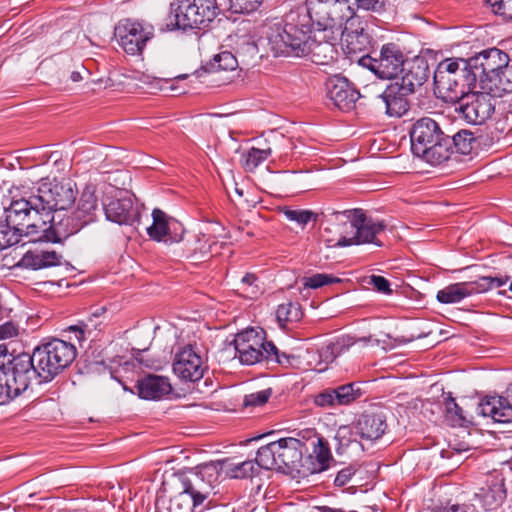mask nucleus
Wrapping results in <instances>:
<instances>
[{"label":"nucleus","mask_w":512,"mask_h":512,"mask_svg":"<svg viewBox=\"0 0 512 512\" xmlns=\"http://www.w3.org/2000/svg\"><path fill=\"white\" fill-rule=\"evenodd\" d=\"M486 91L493 94L494 97H501L505 93L512 92V62H508L501 68L496 77L487 81Z\"/></svg>","instance_id":"c9c22d12"},{"label":"nucleus","mask_w":512,"mask_h":512,"mask_svg":"<svg viewBox=\"0 0 512 512\" xmlns=\"http://www.w3.org/2000/svg\"><path fill=\"white\" fill-rule=\"evenodd\" d=\"M236 357L243 365L266 363L283 368H299L300 356L280 350L273 341L266 339L263 329H246L237 333L234 340Z\"/></svg>","instance_id":"20e7f679"},{"label":"nucleus","mask_w":512,"mask_h":512,"mask_svg":"<svg viewBox=\"0 0 512 512\" xmlns=\"http://www.w3.org/2000/svg\"><path fill=\"white\" fill-rule=\"evenodd\" d=\"M220 14L216 0H179L170 5L169 30L206 29Z\"/></svg>","instance_id":"423d86ee"},{"label":"nucleus","mask_w":512,"mask_h":512,"mask_svg":"<svg viewBox=\"0 0 512 512\" xmlns=\"http://www.w3.org/2000/svg\"><path fill=\"white\" fill-rule=\"evenodd\" d=\"M152 219V224L146 228L150 239L158 242L167 241L166 237L169 235L171 227L178 222L158 208L152 211Z\"/></svg>","instance_id":"473e14b6"},{"label":"nucleus","mask_w":512,"mask_h":512,"mask_svg":"<svg viewBox=\"0 0 512 512\" xmlns=\"http://www.w3.org/2000/svg\"><path fill=\"white\" fill-rule=\"evenodd\" d=\"M321 215L323 221L329 225L325 228L326 232L334 228L340 233L335 243L332 244V240H327L328 246L346 247L362 244L382 246L377 236L385 230V223L366 216L362 209L336 211L328 208L321 212Z\"/></svg>","instance_id":"f257e3e1"},{"label":"nucleus","mask_w":512,"mask_h":512,"mask_svg":"<svg viewBox=\"0 0 512 512\" xmlns=\"http://www.w3.org/2000/svg\"><path fill=\"white\" fill-rule=\"evenodd\" d=\"M271 395H272V389L271 388L264 389V390H261V391H257V392H254V393L246 395L244 397L243 404L246 407H248V406H251V407L262 406V405H264L265 403L268 402V400L271 397Z\"/></svg>","instance_id":"864d4df0"},{"label":"nucleus","mask_w":512,"mask_h":512,"mask_svg":"<svg viewBox=\"0 0 512 512\" xmlns=\"http://www.w3.org/2000/svg\"><path fill=\"white\" fill-rule=\"evenodd\" d=\"M70 79L73 81V82H79L82 80V75L79 71H73L70 75Z\"/></svg>","instance_id":"338daca9"},{"label":"nucleus","mask_w":512,"mask_h":512,"mask_svg":"<svg viewBox=\"0 0 512 512\" xmlns=\"http://www.w3.org/2000/svg\"><path fill=\"white\" fill-rule=\"evenodd\" d=\"M246 47H247L248 51H251L253 54H256L257 47H256V45L254 43H247Z\"/></svg>","instance_id":"774afa93"},{"label":"nucleus","mask_w":512,"mask_h":512,"mask_svg":"<svg viewBox=\"0 0 512 512\" xmlns=\"http://www.w3.org/2000/svg\"><path fill=\"white\" fill-rule=\"evenodd\" d=\"M408 95L411 94L404 93L400 86L391 83L377 96V101L384 107L387 115L390 117H401L409 110Z\"/></svg>","instance_id":"bb28decb"},{"label":"nucleus","mask_w":512,"mask_h":512,"mask_svg":"<svg viewBox=\"0 0 512 512\" xmlns=\"http://www.w3.org/2000/svg\"><path fill=\"white\" fill-rule=\"evenodd\" d=\"M48 223L50 224L49 226L37 228L34 234H38V236L32 238V241L42 240L58 243L76 234L86 226L74 212L63 216L60 214H50Z\"/></svg>","instance_id":"dca6fc26"},{"label":"nucleus","mask_w":512,"mask_h":512,"mask_svg":"<svg viewBox=\"0 0 512 512\" xmlns=\"http://www.w3.org/2000/svg\"><path fill=\"white\" fill-rule=\"evenodd\" d=\"M493 12L506 20H512V0H485Z\"/></svg>","instance_id":"5fc2aeb1"},{"label":"nucleus","mask_w":512,"mask_h":512,"mask_svg":"<svg viewBox=\"0 0 512 512\" xmlns=\"http://www.w3.org/2000/svg\"><path fill=\"white\" fill-rule=\"evenodd\" d=\"M205 369L202 357L191 345L183 347L176 353L173 371L180 379L196 382L203 377Z\"/></svg>","instance_id":"6ab92c4d"},{"label":"nucleus","mask_w":512,"mask_h":512,"mask_svg":"<svg viewBox=\"0 0 512 512\" xmlns=\"http://www.w3.org/2000/svg\"><path fill=\"white\" fill-rule=\"evenodd\" d=\"M217 477L214 468L202 466L195 471H190L181 477V487L194 500L202 505L204 501L215 494L214 488Z\"/></svg>","instance_id":"f3484780"},{"label":"nucleus","mask_w":512,"mask_h":512,"mask_svg":"<svg viewBox=\"0 0 512 512\" xmlns=\"http://www.w3.org/2000/svg\"><path fill=\"white\" fill-rule=\"evenodd\" d=\"M98 210V199L93 187L87 186L78 201L77 208L73 211L78 218L87 226L96 220Z\"/></svg>","instance_id":"2f4dec72"},{"label":"nucleus","mask_w":512,"mask_h":512,"mask_svg":"<svg viewBox=\"0 0 512 512\" xmlns=\"http://www.w3.org/2000/svg\"><path fill=\"white\" fill-rule=\"evenodd\" d=\"M226 467V474L231 478H248L258 474L259 469L256 463L252 460L242 461L239 463H232L228 460L224 461Z\"/></svg>","instance_id":"c03bdc74"},{"label":"nucleus","mask_w":512,"mask_h":512,"mask_svg":"<svg viewBox=\"0 0 512 512\" xmlns=\"http://www.w3.org/2000/svg\"><path fill=\"white\" fill-rule=\"evenodd\" d=\"M208 240H204V242H207ZM197 244L198 246L194 249V252L196 253L197 251H199V253L204 257L208 254H210L211 252V247L212 245L209 244V245H206V243L203 244V240L199 239L197 241Z\"/></svg>","instance_id":"e2e57ef3"},{"label":"nucleus","mask_w":512,"mask_h":512,"mask_svg":"<svg viewBox=\"0 0 512 512\" xmlns=\"http://www.w3.org/2000/svg\"><path fill=\"white\" fill-rule=\"evenodd\" d=\"M338 31H341L342 39L346 42L347 48L351 52L362 51L368 43V34L364 32L363 28L352 30L346 24Z\"/></svg>","instance_id":"a19ab883"},{"label":"nucleus","mask_w":512,"mask_h":512,"mask_svg":"<svg viewBox=\"0 0 512 512\" xmlns=\"http://www.w3.org/2000/svg\"><path fill=\"white\" fill-rule=\"evenodd\" d=\"M278 450L277 442H271L267 445L261 446L256 453L255 463L258 469L266 470H279V461L277 459Z\"/></svg>","instance_id":"4c0bfd02"},{"label":"nucleus","mask_w":512,"mask_h":512,"mask_svg":"<svg viewBox=\"0 0 512 512\" xmlns=\"http://www.w3.org/2000/svg\"><path fill=\"white\" fill-rule=\"evenodd\" d=\"M476 497L487 511H492L502 506L507 497L505 479L502 474L488 476L484 485L476 493Z\"/></svg>","instance_id":"393cba45"},{"label":"nucleus","mask_w":512,"mask_h":512,"mask_svg":"<svg viewBox=\"0 0 512 512\" xmlns=\"http://www.w3.org/2000/svg\"><path fill=\"white\" fill-rule=\"evenodd\" d=\"M38 195L32 194L25 197L18 188L10 189L8 194L3 195L1 205L5 213V222L19 234L26 236H36L37 234H28L27 225L33 221L41 222L45 219L40 201H36Z\"/></svg>","instance_id":"0eeeda50"},{"label":"nucleus","mask_w":512,"mask_h":512,"mask_svg":"<svg viewBox=\"0 0 512 512\" xmlns=\"http://www.w3.org/2000/svg\"><path fill=\"white\" fill-rule=\"evenodd\" d=\"M335 54L336 50L333 44L330 42H318L313 38L306 53V55H311L312 61L317 64H327L334 59Z\"/></svg>","instance_id":"58836bf2"},{"label":"nucleus","mask_w":512,"mask_h":512,"mask_svg":"<svg viewBox=\"0 0 512 512\" xmlns=\"http://www.w3.org/2000/svg\"><path fill=\"white\" fill-rule=\"evenodd\" d=\"M467 59L447 58L434 71V93L447 103H456L467 92L476 88L475 75L466 65Z\"/></svg>","instance_id":"39448f33"},{"label":"nucleus","mask_w":512,"mask_h":512,"mask_svg":"<svg viewBox=\"0 0 512 512\" xmlns=\"http://www.w3.org/2000/svg\"><path fill=\"white\" fill-rule=\"evenodd\" d=\"M468 69L472 76L475 75V84L479 82L481 89L486 90L488 80L496 77L499 70L509 62V56L498 48L482 50L478 54L467 59Z\"/></svg>","instance_id":"9b49d317"},{"label":"nucleus","mask_w":512,"mask_h":512,"mask_svg":"<svg viewBox=\"0 0 512 512\" xmlns=\"http://www.w3.org/2000/svg\"><path fill=\"white\" fill-rule=\"evenodd\" d=\"M357 8L366 11L380 12L384 9V0H355Z\"/></svg>","instance_id":"13d9d810"},{"label":"nucleus","mask_w":512,"mask_h":512,"mask_svg":"<svg viewBox=\"0 0 512 512\" xmlns=\"http://www.w3.org/2000/svg\"><path fill=\"white\" fill-rule=\"evenodd\" d=\"M200 506L190 494L182 489L173 496L167 507L168 512H194V509Z\"/></svg>","instance_id":"a18cd8bd"},{"label":"nucleus","mask_w":512,"mask_h":512,"mask_svg":"<svg viewBox=\"0 0 512 512\" xmlns=\"http://www.w3.org/2000/svg\"><path fill=\"white\" fill-rule=\"evenodd\" d=\"M405 61L401 48L395 43L384 44L378 59L369 56L360 59L363 66H366L381 79L395 78L405 65Z\"/></svg>","instance_id":"ddd939ff"},{"label":"nucleus","mask_w":512,"mask_h":512,"mask_svg":"<svg viewBox=\"0 0 512 512\" xmlns=\"http://www.w3.org/2000/svg\"><path fill=\"white\" fill-rule=\"evenodd\" d=\"M239 63L236 56L230 51H222L214 55L206 65L195 72L197 77H201L203 73H217L220 71H234Z\"/></svg>","instance_id":"f704fd0d"},{"label":"nucleus","mask_w":512,"mask_h":512,"mask_svg":"<svg viewBox=\"0 0 512 512\" xmlns=\"http://www.w3.org/2000/svg\"><path fill=\"white\" fill-rule=\"evenodd\" d=\"M510 280V276L506 275L504 277H492V276H482L477 280L472 281L474 285V289L476 294H481L489 291L494 287H501L506 284Z\"/></svg>","instance_id":"09e8293b"},{"label":"nucleus","mask_w":512,"mask_h":512,"mask_svg":"<svg viewBox=\"0 0 512 512\" xmlns=\"http://www.w3.org/2000/svg\"><path fill=\"white\" fill-rule=\"evenodd\" d=\"M257 280L258 278L255 274L247 273L242 277L240 287L238 289L243 292L245 297L250 299L256 298L260 292Z\"/></svg>","instance_id":"603ef678"},{"label":"nucleus","mask_w":512,"mask_h":512,"mask_svg":"<svg viewBox=\"0 0 512 512\" xmlns=\"http://www.w3.org/2000/svg\"><path fill=\"white\" fill-rule=\"evenodd\" d=\"M36 367L40 371L41 382L52 381L65 368L70 366L77 356L74 344L53 338L33 349Z\"/></svg>","instance_id":"6e6552de"},{"label":"nucleus","mask_w":512,"mask_h":512,"mask_svg":"<svg viewBox=\"0 0 512 512\" xmlns=\"http://www.w3.org/2000/svg\"><path fill=\"white\" fill-rule=\"evenodd\" d=\"M22 239V234L18 230H14L6 222H0V251L19 243Z\"/></svg>","instance_id":"3c124183"},{"label":"nucleus","mask_w":512,"mask_h":512,"mask_svg":"<svg viewBox=\"0 0 512 512\" xmlns=\"http://www.w3.org/2000/svg\"><path fill=\"white\" fill-rule=\"evenodd\" d=\"M103 209L106 219L119 225L133 226L140 221L141 206L132 196L111 199Z\"/></svg>","instance_id":"412c9836"},{"label":"nucleus","mask_w":512,"mask_h":512,"mask_svg":"<svg viewBox=\"0 0 512 512\" xmlns=\"http://www.w3.org/2000/svg\"><path fill=\"white\" fill-rule=\"evenodd\" d=\"M272 154L270 147L259 149L252 147L242 155L243 167L246 171H254L261 163L268 159Z\"/></svg>","instance_id":"49530a36"},{"label":"nucleus","mask_w":512,"mask_h":512,"mask_svg":"<svg viewBox=\"0 0 512 512\" xmlns=\"http://www.w3.org/2000/svg\"><path fill=\"white\" fill-rule=\"evenodd\" d=\"M476 412L483 417H490L494 422H512V405L503 396H486L478 403Z\"/></svg>","instance_id":"a878e982"},{"label":"nucleus","mask_w":512,"mask_h":512,"mask_svg":"<svg viewBox=\"0 0 512 512\" xmlns=\"http://www.w3.org/2000/svg\"><path fill=\"white\" fill-rule=\"evenodd\" d=\"M313 25L315 24L304 7L289 11L281 23L271 28L268 35L270 49L275 55L306 56Z\"/></svg>","instance_id":"7ed1b4c3"},{"label":"nucleus","mask_w":512,"mask_h":512,"mask_svg":"<svg viewBox=\"0 0 512 512\" xmlns=\"http://www.w3.org/2000/svg\"><path fill=\"white\" fill-rule=\"evenodd\" d=\"M334 439L336 441L335 451L338 455L346 454L350 450H363L361 442L357 440L356 433L350 426L339 427Z\"/></svg>","instance_id":"e433bc0d"},{"label":"nucleus","mask_w":512,"mask_h":512,"mask_svg":"<svg viewBox=\"0 0 512 512\" xmlns=\"http://www.w3.org/2000/svg\"><path fill=\"white\" fill-rule=\"evenodd\" d=\"M402 76L400 81L394 82L402 88L404 93L413 94L417 88H420L429 78L430 68L425 56H415L406 59L405 65L401 68Z\"/></svg>","instance_id":"aec40b11"},{"label":"nucleus","mask_w":512,"mask_h":512,"mask_svg":"<svg viewBox=\"0 0 512 512\" xmlns=\"http://www.w3.org/2000/svg\"><path fill=\"white\" fill-rule=\"evenodd\" d=\"M19 327L12 321L0 325V339H8L17 336Z\"/></svg>","instance_id":"bf43d9fd"},{"label":"nucleus","mask_w":512,"mask_h":512,"mask_svg":"<svg viewBox=\"0 0 512 512\" xmlns=\"http://www.w3.org/2000/svg\"><path fill=\"white\" fill-rule=\"evenodd\" d=\"M68 329H69V331H73L76 333V338L78 340H81L83 338L84 331L81 328H79L78 326H70Z\"/></svg>","instance_id":"69168bd1"},{"label":"nucleus","mask_w":512,"mask_h":512,"mask_svg":"<svg viewBox=\"0 0 512 512\" xmlns=\"http://www.w3.org/2000/svg\"><path fill=\"white\" fill-rule=\"evenodd\" d=\"M364 394L359 382H351L334 388H327L316 395L315 404L319 407L347 406Z\"/></svg>","instance_id":"4be33fe9"},{"label":"nucleus","mask_w":512,"mask_h":512,"mask_svg":"<svg viewBox=\"0 0 512 512\" xmlns=\"http://www.w3.org/2000/svg\"><path fill=\"white\" fill-rule=\"evenodd\" d=\"M356 428L361 438L377 440L387 429L386 417L383 413L365 412L359 417Z\"/></svg>","instance_id":"c85d7f7f"},{"label":"nucleus","mask_w":512,"mask_h":512,"mask_svg":"<svg viewBox=\"0 0 512 512\" xmlns=\"http://www.w3.org/2000/svg\"><path fill=\"white\" fill-rule=\"evenodd\" d=\"M114 35L127 54L141 55L147 42L154 37V29L138 21L124 19L116 25Z\"/></svg>","instance_id":"f8f14e48"},{"label":"nucleus","mask_w":512,"mask_h":512,"mask_svg":"<svg viewBox=\"0 0 512 512\" xmlns=\"http://www.w3.org/2000/svg\"><path fill=\"white\" fill-rule=\"evenodd\" d=\"M476 295L473 282L453 283L439 290L436 299L443 304H454L462 301L464 298Z\"/></svg>","instance_id":"72a5a7b5"},{"label":"nucleus","mask_w":512,"mask_h":512,"mask_svg":"<svg viewBox=\"0 0 512 512\" xmlns=\"http://www.w3.org/2000/svg\"><path fill=\"white\" fill-rule=\"evenodd\" d=\"M369 284H371L377 292L383 293L385 295L392 294L390 282L383 276H370Z\"/></svg>","instance_id":"4d7b16f0"},{"label":"nucleus","mask_w":512,"mask_h":512,"mask_svg":"<svg viewBox=\"0 0 512 512\" xmlns=\"http://www.w3.org/2000/svg\"><path fill=\"white\" fill-rule=\"evenodd\" d=\"M34 354L10 352L0 345V405H6L23 394L35 381L42 384Z\"/></svg>","instance_id":"f03ea898"},{"label":"nucleus","mask_w":512,"mask_h":512,"mask_svg":"<svg viewBox=\"0 0 512 512\" xmlns=\"http://www.w3.org/2000/svg\"><path fill=\"white\" fill-rule=\"evenodd\" d=\"M341 280L331 274L316 273L311 276L303 277L302 282L304 288L318 289L326 285L339 283Z\"/></svg>","instance_id":"8fccbe9b"},{"label":"nucleus","mask_w":512,"mask_h":512,"mask_svg":"<svg viewBox=\"0 0 512 512\" xmlns=\"http://www.w3.org/2000/svg\"><path fill=\"white\" fill-rule=\"evenodd\" d=\"M302 316L301 306L297 302L280 304L276 310L277 320L282 327L300 321Z\"/></svg>","instance_id":"37998d69"},{"label":"nucleus","mask_w":512,"mask_h":512,"mask_svg":"<svg viewBox=\"0 0 512 512\" xmlns=\"http://www.w3.org/2000/svg\"><path fill=\"white\" fill-rule=\"evenodd\" d=\"M321 512H358L356 510H345L344 508H336L330 506H322L319 508Z\"/></svg>","instance_id":"0e129e2a"},{"label":"nucleus","mask_w":512,"mask_h":512,"mask_svg":"<svg viewBox=\"0 0 512 512\" xmlns=\"http://www.w3.org/2000/svg\"><path fill=\"white\" fill-rule=\"evenodd\" d=\"M450 142V136L445 135L439 141H435L427 146V150L424 153H418L415 156L433 166L440 165L454 155V151L451 150L449 144Z\"/></svg>","instance_id":"7c9ffc66"},{"label":"nucleus","mask_w":512,"mask_h":512,"mask_svg":"<svg viewBox=\"0 0 512 512\" xmlns=\"http://www.w3.org/2000/svg\"><path fill=\"white\" fill-rule=\"evenodd\" d=\"M311 453L304 459V474H315L327 470L333 459L328 441L314 429L299 432Z\"/></svg>","instance_id":"2eb2a0df"},{"label":"nucleus","mask_w":512,"mask_h":512,"mask_svg":"<svg viewBox=\"0 0 512 512\" xmlns=\"http://www.w3.org/2000/svg\"><path fill=\"white\" fill-rule=\"evenodd\" d=\"M62 256L55 251L35 250L26 252L20 260V265L33 270L43 269L61 264Z\"/></svg>","instance_id":"c756f323"},{"label":"nucleus","mask_w":512,"mask_h":512,"mask_svg":"<svg viewBox=\"0 0 512 512\" xmlns=\"http://www.w3.org/2000/svg\"><path fill=\"white\" fill-rule=\"evenodd\" d=\"M354 473H355V471L351 467L342 469L341 471L338 472V474L334 480L335 485L336 486L346 485L350 481V479L354 475Z\"/></svg>","instance_id":"052dcab7"},{"label":"nucleus","mask_w":512,"mask_h":512,"mask_svg":"<svg viewBox=\"0 0 512 512\" xmlns=\"http://www.w3.org/2000/svg\"><path fill=\"white\" fill-rule=\"evenodd\" d=\"M137 394L145 400H160L172 392L169 378L148 374L137 381Z\"/></svg>","instance_id":"cd10ccee"},{"label":"nucleus","mask_w":512,"mask_h":512,"mask_svg":"<svg viewBox=\"0 0 512 512\" xmlns=\"http://www.w3.org/2000/svg\"><path fill=\"white\" fill-rule=\"evenodd\" d=\"M277 442L279 461V470L283 472H302L304 473L303 453H308L307 444L304 439L299 438H281Z\"/></svg>","instance_id":"a211bd4d"},{"label":"nucleus","mask_w":512,"mask_h":512,"mask_svg":"<svg viewBox=\"0 0 512 512\" xmlns=\"http://www.w3.org/2000/svg\"><path fill=\"white\" fill-rule=\"evenodd\" d=\"M230 8L235 13H251L255 11L262 0H229Z\"/></svg>","instance_id":"6e6d98bb"},{"label":"nucleus","mask_w":512,"mask_h":512,"mask_svg":"<svg viewBox=\"0 0 512 512\" xmlns=\"http://www.w3.org/2000/svg\"><path fill=\"white\" fill-rule=\"evenodd\" d=\"M305 10L319 30H339L354 21L351 0H306Z\"/></svg>","instance_id":"1a4fd4ad"},{"label":"nucleus","mask_w":512,"mask_h":512,"mask_svg":"<svg viewBox=\"0 0 512 512\" xmlns=\"http://www.w3.org/2000/svg\"><path fill=\"white\" fill-rule=\"evenodd\" d=\"M493 94L485 92H467L456 103L459 104L455 111L462 114L463 118L471 124H483L489 119L495 110Z\"/></svg>","instance_id":"4468645a"},{"label":"nucleus","mask_w":512,"mask_h":512,"mask_svg":"<svg viewBox=\"0 0 512 512\" xmlns=\"http://www.w3.org/2000/svg\"><path fill=\"white\" fill-rule=\"evenodd\" d=\"M445 420L452 427H464L471 421L468 419L466 412L460 407L455 399L451 396L446 398L445 403Z\"/></svg>","instance_id":"ea45409f"},{"label":"nucleus","mask_w":512,"mask_h":512,"mask_svg":"<svg viewBox=\"0 0 512 512\" xmlns=\"http://www.w3.org/2000/svg\"><path fill=\"white\" fill-rule=\"evenodd\" d=\"M450 147L454 154L468 155L472 152L476 143L474 134L469 130H460L453 137H450Z\"/></svg>","instance_id":"79ce46f5"},{"label":"nucleus","mask_w":512,"mask_h":512,"mask_svg":"<svg viewBox=\"0 0 512 512\" xmlns=\"http://www.w3.org/2000/svg\"><path fill=\"white\" fill-rule=\"evenodd\" d=\"M444 135L439 124L430 117L418 119L410 131L411 150L414 155L424 153L427 146L439 141Z\"/></svg>","instance_id":"b1692460"},{"label":"nucleus","mask_w":512,"mask_h":512,"mask_svg":"<svg viewBox=\"0 0 512 512\" xmlns=\"http://www.w3.org/2000/svg\"><path fill=\"white\" fill-rule=\"evenodd\" d=\"M37 195L36 201H40L45 219H42L41 222L29 223L27 225L28 234H34L37 228L46 226L53 211L66 210L72 206L76 200L77 191L70 180H63L42 183L37 189Z\"/></svg>","instance_id":"9d476101"},{"label":"nucleus","mask_w":512,"mask_h":512,"mask_svg":"<svg viewBox=\"0 0 512 512\" xmlns=\"http://www.w3.org/2000/svg\"><path fill=\"white\" fill-rule=\"evenodd\" d=\"M470 507L466 504H447L446 506L439 507L433 512H469Z\"/></svg>","instance_id":"680f3d73"},{"label":"nucleus","mask_w":512,"mask_h":512,"mask_svg":"<svg viewBox=\"0 0 512 512\" xmlns=\"http://www.w3.org/2000/svg\"><path fill=\"white\" fill-rule=\"evenodd\" d=\"M283 213L288 220L296 222L297 224H299L302 227H304L310 221H317L318 217H319V214H316L311 210L286 208ZM320 217H321V222L325 223L323 221V217L321 214H320Z\"/></svg>","instance_id":"de8ad7c7"},{"label":"nucleus","mask_w":512,"mask_h":512,"mask_svg":"<svg viewBox=\"0 0 512 512\" xmlns=\"http://www.w3.org/2000/svg\"><path fill=\"white\" fill-rule=\"evenodd\" d=\"M327 96L334 106L342 111H350L360 98L359 91L345 77L335 75L326 82Z\"/></svg>","instance_id":"5701e85b"}]
</instances>
